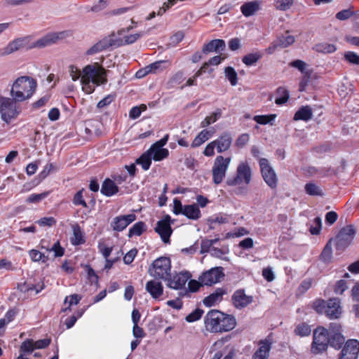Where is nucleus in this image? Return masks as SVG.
I'll return each mask as SVG.
<instances>
[{
    "label": "nucleus",
    "mask_w": 359,
    "mask_h": 359,
    "mask_svg": "<svg viewBox=\"0 0 359 359\" xmlns=\"http://www.w3.org/2000/svg\"><path fill=\"white\" fill-rule=\"evenodd\" d=\"M46 250L48 252H53L55 257H62L65 254V249L60 245L59 241H57L51 248H46Z\"/></svg>",
    "instance_id": "nucleus-47"
},
{
    "label": "nucleus",
    "mask_w": 359,
    "mask_h": 359,
    "mask_svg": "<svg viewBox=\"0 0 359 359\" xmlns=\"http://www.w3.org/2000/svg\"><path fill=\"white\" fill-rule=\"evenodd\" d=\"M97 248L99 252L102 255L104 259L109 258L113 250V246L108 247L103 242H99Z\"/></svg>",
    "instance_id": "nucleus-54"
},
{
    "label": "nucleus",
    "mask_w": 359,
    "mask_h": 359,
    "mask_svg": "<svg viewBox=\"0 0 359 359\" xmlns=\"http://www.w3.org/2000/svg\"><path fill=\"white\" fill-rule=\"evenodd\" d=\"M276 93L278 96L275 100V103L277 105H282L287 102L290 97V94L289 91L286 88L279 87L277 89Z\"/></svg>",
    "instance_id": "nucleus-36"
},
{
    "label": "nucleus",
    "mask_w": 359,
    "mask_h": 359,
    "mask_svg": "<svg viewBox=\"0 0 359 359\" xmlns=\"http://www.w3.org/2000/svg\"><path fill=\"white\" fill-rule=\"evenodd\" d=\"M85 193H86V191L84 188H81L76 193H75L72 198V203L74 205L88 208L87 203L84 198Z\"/></svg>",
    "instance_id": "nucleus-34"
},
{
    "label": "nucleus",
    "mask_w": 359,
    "mask_h": 359,
    "mask_svg": "<svg viewBox=\"0 0 359 359\" xmlns=\"http://www.w3.org/2000/svg\"><path fill=\"white\" fill-rule=\"evenodd\" d=\"M152 158L148 151L144 152L135 161L137 165H140L144 170H148L151 165Z\"/></svg>",
    "instance_id": "nucleus-30"
},
{
    "label": "nucleus",
    "mask_w": 359,
    "mask_h": 359,
    "mask_svg": "<svg viewBox=\"0 0 359 359\" xmlns=\"http://www.w3.org/2000/svg\"><path fill=\"white\" fill-rule=\"evenodd\" d=\"M204 311L203 309L197 308L185 318V320L188 323H193L198 320L201 318Z\"/></svg>",
    "instance_id": "nucleus-46"
},
{
    "label": "nucleus",
    "mask_w": 359,
    "mask_h": 359,
    "mask_svg": "<svg viewBox=\"0 0 359 359\" xmlns=\"http://www.w3.org/2000/svg\"><path fill=\"white\" fill-rule=\"evenodd\" d=\"M183 215L189 219L198 220L201 217V212L197 204L185 205Z\"/></svg>",
    "instance_id": "nucleus-26"
},
{
    "label": "nucleus",
    "mask_w": 359,
    "mask_h": 359,
    "mask_svg": "<svg viewBox=\"0 0 359 359\" xmlns=\"http://www.w3.org/2000/svg\"><path fill=\"white\" fill-rule=\"evenodd\" d=\"M156 280H149L145 289L154 299H158L163 294V287L161 283Z\"/></svg>",
    "instance_id": "nucleus-23"
},
{
    "label": "nucleus",
    "mask_w": 359,
    "mask_h": 359,
    "mask_svg": "<svg viewBox=\"0 0 359 359\" xmlns=\"http://www.w3.org/2000/svg\"><path fill=\"white\" fill-rule=\"evenodd\" d=\"M136 219L135 214H128L115 217L111 222L114 231H122Z\"/></svg>",
    "instance_id": "nucleus-18"
},
{
    "label": "nucleus",
    "mask_w": 359,
    "mask_h": 359,
    "mask_svg": "<svg viewBox=\"0 0 359 359\" xmlns=\"http://www.w3.org/2000/svg\"><path fill=\"white\" fill-rule=\"evenodd\" d=\"M249 233V231L244 227H239L236 229L233 232H229L226 234V238L241 237Z\"/></svg>",
    "instance_id": "nucleus-60"
},
{
    "label": "nucleus",
    "mask_w": 359,
    "mask_h": 359,
    "mask_svg": "<svg viewBox=\"0 0 359 359\" xmlns=\"http://www.w3.org/2000/svg\"><path fill=\"white\" fill-rule=\"evenodd\" d=\"M344 59L350 64L359 65V55L353 51L346 52Z\"/></svg>",
    "instance_id": "nucleus-55"
},
{
    "label": "nucleus",
    "mask_w": 359,
    "mask_h": 359,
    "mask_svg": "<svg viewBox=\"0 0 359 359\" xmlns=\"http://www.w3.org/2000/svg\"><path fill=\"white\" fill-rule=\"evenodd\" d=\"M222 116V111L220 109H217V110L212 113L210 116H208L203 120L201 123V126L202 128H205L216 122L220 117Z\"/></svg>",
    "instance_id": "nucleus-37"
},
{
    "label": "nucleus",
    "mask_w": 359,
    "mask_h": 359,
    "mask_svg": "<svg viewBox=\"0 0 359 359\" xmlns=\"http://www.w3.org/2000/svg\"><path fill=\"white\" fill-rule=\"evenodd\" d=\"M144 34V32H140L134 34L116 36L114 32H112L95 45H129L135 43Z\"/></svg>",
    "instance_id": "nucleus-8"
},
{
    "label": "nucleus",
    "mask_w": 359,
    "mask_h": 359,
    "mask_svg": "<svg viewBox=\"0 0 359 359\" xmlns=\"http://www.w3.org/2000/svg\"><path fill=\"white\" fill-rule=\"evenodd\" d=\"M81 299V297L76 294H71L69 296L66 297L64 303L66 304L68 302L69 306L63 309L62 311L64 312L71 311V306L72 305H77Z\"/></svg>",
    "instance_id": "nucleus-44"
},
{
    "label": "nucleus",
    "mask_w": 359,
    "mask_h": 359,
    "mask_svg": "<svg viewBox=\"0 0 359 359\" xmlns=\"http://www.w3.org/2000/svg\"><path fill=\"white\" fill-rule=\"evenodd\" d=\"M313 117V110L309 105L301 107L294 114L293 120L308 121Z\"/></svg>",
    "instance_id": "nucleus-25"
},
{
    "label": "nucleus",
    "mask_w": 359,
    "mask_h": 359,
    "mask_svg": "<svg viewBox=\"0 0 359 359\" xmlns=\"http://www.w3.org/2000/svg\"><path fill=\"white\" fill-rule=\"evenodd\" d=\"M19 102L13 97H7L0 95V114L1 119L9 123L20 114L21 109L17 104Z\"/></svg>",
    "instance_id": "nucleus-5"
},
{
    "label": "nucleus",
    "mask_w": 359,
    "mask_h": 359,
    "mask_svg": "<svg viewBox=\"0 0 359 359\" xmlns=\"http://www.w3.org/2000/svg\"><path fill=\"white\" fill-rule=\"evenodd\" d=\"M259 164L262 176L266 184L271 189H276L278 182V177L273 168L270 165L268 159L265 158H260Z\"/></svg>",
    "instance_id": "nucleus-9"
},
{
    "label": "nucleus",
    "mask_w": 359,
    "mask_h": 359,
    "mask_svg": "<svg viewBox=\"0 0 359 359\" xmlns=\"http://www.w3.org/2000/svg\"><path fill=\"white\" fill-rule=\"evenodd\" d=\"M341 313L340 300L337 298H331L327 302L325 309L326 316L330 319L339 318Z\"/></svg>",
    "instance_id": "nucleus-20"
},
{
    "label": "nucleus",
    "mask_w": 359,
    "mask_h": 359,
    "mask_svg": "<svg viewBox=\"0 0 359 359\" xmlns=\"http://www.w3.org/2000/svg\"><path fill=\"white\" fill-rule=\"evenodd\" d=\"M348 288L347 283L344 280H339L337 281L334 292L337 294H342L345 290Z\"/></svg>",
    "instance_id": "nucleus-58"
},
{
    "label": "nucleus",
    "mask_w": 359,
    "mask_h": 359,
    "mask_svg": "<svg viewBox=\"0 0 359 359\" xmlns=\"http://www.w3.org/2000/svg\"><path fill=\"white\" fill-rule=\"evenodd\" d=\"M329 332L323 327L316 328L313 334L311 351L313 354H320L327 351L329 346Z\"/></svg>",
    "instance_id": "nucleus-6"
},
{
    "label": "nucleus",
    "mask_w": 359,
    "mask_h": 359,
    "mask_svg": "<svg viewBox=\"0 0 359 359\" xmlns=\"http://www.w3.org/2000/svg\"><path fill=\"white\" fill-rule=\"evenodd\" d=\"M28 253L33 262H41L45 264L49 259L48 256L36 249L29 250Z\"/></svg>",
    "instance_id": "nucleus-32"
},
{
    "label": "nucleus",
    "mask_w": 359,
    "mask_h": 359,
    "mask_svg": "<svg viewBox=\"0 0 359 359\" xmlns=\"http://www.w3.org/2000/svg\"><path fill=\"white\" fill-rule=\"evenodd\" d=\"M232 137L230 133H223L219 137L213 140L215 142L216 149L218 153H222L229 150L232 144Z\"/></svg>",
    "instance_id": "nucleus-21"
},
{
    "label": "nucleus",
    "mask_w": 359,
    "mask_h": 359,
    "mask_svg": "<svg viewBox=\"0 0 359 359\" xmlns=\"http://www.w3.org/2000/svg\"><path fill=\"white\" fill-rule=\"evenodd\" d=\"M304 191L309 196H322L323 192L320 187L314 182H308L304 186Z\"/></svg>",
    "instance_id": "nucleus-35"
},
{
    "label": "nucleus",
    "mask_w": 359,
    "mask_h": 359,
    "mask_svg": "<svg viewBox=\"0 0 359 359\" xmlns=\"http://www.w3.org/2000/svg\"><path fill=\"white\" fill-rule=\"evenodd\" d=\"M154 161H161L169 156V151L166 148H158L150 147L147 150Z\"/></svg>",
    "instance_id": "nucleus-27"
},
{
    "label": "nucleus",
    "mask_w": 359,
    "mask_h": 359,
    "mask_svg": "<svg viewBox=\"0 0 359 359\" xmlns=\"http://www.w3.org/2000/svg\"><path fill=\"white\" fill-rule=\"evenodd\" d=\"M224 277L223 268L221 266L214 267L208 271H204L199 276V280L203 285L212 286L219 282Z\"/></svg>",
    "instance_id": "nucleus-12"
},
{
    "label": "nucleus",
    "mask_w": 359,
    "mask_h": 359,
    "mask_svg": "<svg viewBox=\"0 0 359 359\" xmlns=\"http://www.w3.org/2000/svg\"><path fill=\"white\" fill-rule=\"evenodd\" d=\"M294 43V37L286 32L284 35L280 37L279 45H292Z\"/></svg>",
    "instance_id": "nucleus-62"
},
{
    "label": "nucleus",
    "mask_w": 359,
    "mask_h": 359,
    "mask_svg": "<svg viewBox=\"0 0 359 359\" xmlns=\"http://www.w3.org/2000/svg\"><path fill=\"white\" fill-rule=\"evenodd\" d=\"M35 350L34 340L32 339H25L20 345V352L23 355L29 354Z\"/></svg>",
    "instance_id": "nucleus-41"
},
{
    "label": "nucleus",
    "mask_w": 359,
    "mask_h": 359,
    "mask_svg": "<svg viewBox=\"0 0 359 359\" xmlns=\"http://www.w3.org/2000/svg\"><path fill=\"white\" fill-rule=\"evenodd\" d=\"M148 272L155 279L166 280L171 273L170 259L167 257L156 259L149 266Z\"/></svg>",
    "instance_id": "nucleus-4"
},
{
    "label": "nucleus",
    "mask_w": 359,
    "mask_h": 359,
    "mask_svg": "<svg viewBox=\"0 0 359 359\" xmlns=\"http://www.w3.org/2000/svg\"><path fill=\"white\" fill-rule=\"evenodd\" d=\"M251 180L252 172L250 165L247 162H242L237 167L236 175L228 178L226 184L231 187L241 184L248 185Z\"/></svg>",
    "instance_id": "nucleus-7"
},
{
    "label": "nucleus",
    "mask_w": 359,
    "mask_h": 359,
    "mask_svg": "<svg viewBox=\"0 0 359 359\" xmlns=\"http://www.w3.org/2000/svg\"><path fill=\"white\" fill-rule=\"evenodd\" d=\"M294 0H275V7L280 11H287L293 5Z\"/></svg>",
    "instance_id": "nucleus-51"
},
{
    "label": "nucleus",
    "mask_w": 359,
    "mask_h": 359,
    "mask_svg": "<svg viewBox=\"0 0 359 359\" xmlns=\"http://www.w3.org/2000/svg\"><path fill=\"white\" fill-rule=\"evenodd\" d=\"M271 348V343L268 339L261 340L259 342V348L253 354L252 359H268Z\"/></svg>",
    "instance_id": "nucleus-22"
},
{
    "label": "nucleus",
    "mask_w": 359,
    "mask_h": 359,
    "mask_svg": "<svg viewBox=\"0 0 359 359\" xmlns=\"http://www.w3.org/2000/svg\"><path fill=\"white\" fill-rule=\"evenodd\" d=\"M213 134V132L206 129L201 131L196 137L194 139L191 146L193 148H196L202 145L205 142L209 140Z\"/></svg>",
    "instance_id": "nucleus-28"
},
{
    "label": "nucleus",
    "mask_w": 359,
    "mask_h": 359,
    "mask_svg": "<svg viewBox=\"0 0 359 359\" xmlns=\"http://www.w3.org/2000/svg\"><path fill=\"white\" fill-rule=\"evenodd\" d=\"M261 57L262 55L258 53H250L245 55L243 57L242 61L245 65L251 66L255 64L261 58Z\"/></svg>",
    "instance_id": "nucleus-45"
},
{
    "label": "nucleus",
    "mask_w": 359,
    "mask_h": 359,
    "mask_svg": "<svg viewBox=\"0 0 359 359\" xmlns=\"http://www.w3.org/2000/svg\"><path fill=\"white\" fill-rule=\"evenodd\" d=\"M294 333L301 337H308L311 333V326L305 322L300 323L296 325Z\"/></svg>",
    "instance_id": "nucleus-31"
},
{
    "label": "nucleus",
    "mask_w": 359,
    "mask_h": 359,
    "mask_svg": "<svg viewBox=\"0 0 359 359\" xmlns=\"http://www.w3.org/2000/svg\"><path fill=\"white\" fill-rule=\"evenodd\" d=\"M34 35H28L13 40L9 45H27L32 43Z\"/></svg>",
    "instance_id": "nucleus-56"
},
{
    "label": "nucleus",
    "mask_w": 359,
    "mask_h": 359,
    "mask_svg": "<svg viewBox=\"0 0 359 359\" xmlns=\"http://www.w3.org/2000/svg\"><path fill=\"white\" fill-rule=\"evenodd\" d=\"M165 62H166L165 61H163V60L156 61L155 62L150 64L149 65L146 66V69H147V72H149L150 74L151 73L156 74V73L158 72L159 71L163 70L162 65Z\"/></svg>",
    "instance_id": "nucleus-53"
},
{
    "label": "nucleus",
    "mask_w": 359,
    "mask_h": 359,
    "mask_svg": "<svg viewBox=\"0 0 359 359\" xmlns=\"http://www.w3.org/2000/svg\"><path fill=\"white\" fill-rule=\"evenodd\" d=\"M225 77L229 80L232 86L238 83V74L232 67H226L224 69Z\"/></svg>",
    "instance_id": "nucleus-42"
},
{
    "label": "nucleus",
    "mask_w": 359,
    "mask_h": 359,
    "mask_svg": "<svg viewBox=\"0 0 359 359\" xmlns=\"http://www.w3.org/2000/svg\"><path fill=\"white\" fill-rule=\"evenodd\" d=\"M85 242L86 240L83 232L80 227L76 226V227L74 228L73 237L71 238V243L74 245H79L85 243Z\"/></svg>",
    "instance_id": "nucleus-38"
},
{
    "label": "nucleus",
    "mask_w": 359,
    "mask_h": 359,
    "mask_svg": "<svg viewBox=\"0 0 359 359\" xmlns=\"http://www.w3.org/2000/svg\"><path fill=\"white\" fill-rule=\"evenodd\" d=\"M231 301L236 309H242L253 302V297L247 295L243 289H238L232 294Z\"/></svg>",
    "instance_id": "nucleus-17"
},
{
    "label": "nucleus",
    "mask_w": 359,
    "mask_h": 359,
    "mask_svg": "<svg viewBox=\"0 0 359 359\" xmlns=\"http://www.w3.org/2000/svg\"><path fill=\"white\" fill-rule=\"evenodd\" d=\"M147 109V106L144 104H140V106H135L131 108L129 111V117L132 119H136L139 118L142 111H144Z\"/></svg>",
    "instance_id": "nucleus-49"
},
{
    "label": "nucleus",
    "mask_w": 359,
    "mask_h": 359,
    "mask_svg": "<svg viewBox=\"0 0 359 359\" xmlns=\"http://www.w3.org/2000/svg\"><path fill=\"white\" fill-rule=\"evenodd\" d=\"M313 73L312 69H308V71L304 73V76L299 82V90H305L306 87L308 86L311 79V74Z\"/></svg>",
    "instance_id": "nucleus-48"
},
{
    "label": "nucleus",
    "mask_w": 359,
    "mask_h": 359,
    "mask_svg": "<svg viewBox=\"0 0 359 359\" xmlns=\"http://www.w3.org/2000/svg\"><path fill=\"white\" fill-rule=\"evenodd\" d=\"M204 286L201 280H190L188 282V290L191 292H197L201 287Z\"/></svg>",
    "instance_id": "nucleus-61"
},
{
    "label": "nucleus",
    "mask_w": 359,
    "mask_h": 359,
    "mask_svg": "<svg viewBox=\"0 0 359 359\" xmlns=\"http://www.w3.org/2000/svg\"><path fill=\"white\" fill-rule=\"evenodd\" d=\"M37 88L36 81L29 76L17 78L11 89V96L17 101L22 102L29 100L35 93Z\"/></svg>",
    "instance_id": "nucleus-2"
},
{
    "label": "nucleus",
    "mask_w": 359,
    "mask_h": 359,
    "mask_svg": "<svg viewBox=\"0 0 359 359\" xmlns=\"http://www.w3.org/2000/svg\"><path fill=\"white\" fill-rule=\"evenodd\" d=\"M72 36V32L70 30H65L57 32H50L37 40L33 43V45H48L50 43H57L61 42L63 39Z\"/></svg>",
    "instance_id": "nucleus-14"
},
{
    "label": "nucleus",
    "mask_w": 359,
    "mask_h": 359,
    "mask_svg": "<svg viewBox=\"0 0 359 359\" xmlns=\"http://www.w3.org/2000/svg\"><path fill=\"white\" fill-rule=\"evenodd\" d=\"M83 86L89 85L91 81L96 86L107 83L106 71L101 66L87 65L83 69V75L81 79Z\"/></svg>",
    "instance_id": "nucleus-3"
},
{
    "label": "nucleus",
    "mask_w": 359,
    "mask_h": 359,
    "mask_svg": "<svg viewBox=\"0 0 359 359\" xmlns=\"http://www.w3.org/2000/svg\"><path fill=\"white\" fill-rule=\"evenodd\" d=\"M355 231L352 225H347L343 227L335 238L336 248L343 250L352 242Z\"/></svg>",
    "instance_id": "nucleus-11"
},
{
    "label": "nucleus",
    "mask_w": 359,
    "mask_h": 359,
    "mask_svg": "<svg viewBox=\"0 0 359 359\" xmlns=\"http://www.w3.org/2000/svg\"><path fill=\"white\" fill-rule=\"evenodd\" d=\"M276 118V114H271L267 115H256L253 117V120L259 124L266 125L268 123L273 125V121Z\"/></svg>",
    "instance_id": "nucleus-39"
},
{
    "label": "nucleus",
    "mask_w": 359,
    "mask_h": 359,
    "mask_svg": "<svg viewBox=\"0 0 359 359\" xmlns=\"http://www.w3.org/2000/svg\"><path fill=\"white\" fill-rule=\"evenodd\" d=\"M50 191H44L41 194H30L26 199L27 203H38L45 199L50 194Z\"/></svg>",
    "instance_id": "nucleus-43"
},
{
    "label": "nucleus",
    "mask_w": 359,
    "mask_h": 359,
    "mask_svg": "<svg viewBox=\"0 0 359 359\" xmlns=\"http://www.w3.org/2000/svg\"><path fill=\"white\" fill-rule=\"evenodd\" d=\"M315 226H311L309 231L312 235H318L320 233L322 226L321 219L318 217L314 219Z\"/></svg>",
    "instance_id": "nucleus-64"
},
{
    "label": "nucleus",
    "mask_w": 359,
    "mask_h": 359,
    "mask_svg": "<svg viewBox=\"0 0 359 359\" xmlns=\"http://www.w3.org/2000/svg\"><path fill=\"white\" fill-rule=\"evenodd\" d=\"M326 306L327 302L322 299H318L313 302L312 307L318 313L322 314L325 313Z\"/></svg>",
    "instance_id": "nucleus-50"
},
{
    "label": "nucleus",
    "mask_w": 359,
    "mask_h": 359,
    "mask_svg": "<svg viewBox=\"0 0 359 359\" xmlns=\"http://www.w3.org/2000/svg\"><path fill=\"white\" fill-rule=\"evenodd\" d=\"M191 275L188 271L180 272L172 277L170 276L166 280L168 287L174 290H181L184 288L186 283L190 279Z\"/></svg>",
    "instance_id": "nucleus-16"
},
{
    "label": "nucleus",
    "mask_w": 359,
    "mask_h": 359,
    "mask_svg": "<svg viewBox=\"0 0 359 359\" xmlns=\"http://www.w3.org/2000/svg\"><path fill=\"white\" fill-rule=\"evenodd\" d=\"M231 158H224L217 156L212 166V181L215 184H220L225 177L226 172L229 166Z\"/></svg>",
    "instance_id": "nucleus-10"
},
{
    "label": "nucleus",
    "mask_w": 359,
    "mask_h": 359,
    "mask_svg": "<svg viewBox=\"0 0 359 359\" xmlns=\"http://www.w3.org/2000/svg\"><path fill=\"white\" fill-rule=\"evenodd\" d=\"M154 230L160 236L164 243H170V238L172 233L170 216L166 215L162 219L158 221Z\"/></svg>",
    "instance_id": "nucleus-13"
},
{
    "label": "nucleus",
    "mask_w": 359,
    "mask_h": 359,
    "mask_svg": "<svg viewBox=\"0 0 359 359\" xmlns=\"http://www.w3.org/2000/svg\"><path fill=\"white\" fill-rule=\"evenodd\" d=\"M37 223L42 226H52L56 224V219L53 217H42Z\"/></svg>",
    "instance_id": "nucleus-63"
},
{
    "label": "nucleus",
    "mask_w": 359,
    "mask_h": 359,
    "mask_svg": "<svg viewBox=\"0 0 359 359\" xmlns=\"http://www.w3.org/2000/svg\"><path fill=\"white\" fill-rule=\"evenodd\" d=\"M358 353L359 341L356 339H349L345 343L339 359H357Z\"/></svg>",
    "instance_id": "nucleus-15"
},
{
    "label": "nucleus",
    "mask_w": 359,
    "mask_h": 359,
    "mask_svg": "<svg viewBox=\"0 0 359 359\" xmlns=\"http://www.w3.org/2000/svg\"><path fill=\"white\" fill-rule=\"evenodd\" d=\"M290 66L297 68L302 74H304L308 71L306 69V66H307L306 63L301 60H295L292 61L290 63Z\"/></svg>",
    "instance_id": "nucleus-59"
},
{
    "label": "nucleus",
    "mask_w": 359,
    "mask_h": 359,
    "mask_svg": "<svg viewBox=\"0 0 359 359\" xmlns=\"http://www.w3.org/2000/svg\"><path fill=\"white\" fill-rule=\"evenodd\" d=\"M313 280L311 278H306L300 283L298 287L297 292L300 294H304L308 290H309L312 285Z\"/></svg>",
    "instance_id": "nucleus-57"
},
{
    "label": "nucleus",
    "mask_w": 359,
    "mask_h": 359,
    "mask_svg": "<svg viewBox=\"0 0 359 359\" xmlns=\"http://www.w3.org/2000/svg\"><path fill=\"white\" fill-rule=\"evenodd\" d=\"M329 345L335 349H339L342 347V345L345 342V338L344 336L339 332V330H337V332H334L329 334Z\"/></svg>",
    "instance_id": "nucleus-29"
},
{
    "label": "nucleus",
    "mask_w": 359,
    "mask_h": 359,
    "mask_svg": "<svg viewBox=\"0 0 359 359\" xmlns=\"http://www.w3.org/2000/svg\"><path fill=\"white\" fill-rule=\"evenodd\" d=\"M146 230V225L143 222H138L135 223L128 231V236L132 237L133 236H141L143 232Z\"/></svg>",
    "instance_id": "nucleus-40"
},
{
    "label": "nucleus",
    "mask_w": 359,
    "mask_h": 359,
    "mask_svg": "<svg viewBox=\"0 0 359 359\" xmlns=\"http://www.w3.org/2000/svg\"><path fill=\"white\" fill-rule=\"evenodd\" d=\"M258 9L259 4L256 1L245 3L241 8L242 13L246 17L253 15Z\"/></svg>",
    "instance_id": "nucleus-33"
},
{
    "label": "nucleus",
    "mask_w": 359,
    "mask_h": 359,
    "mask_svg": "<svg viewBox=\"0 0 359 359\" xmlns=\"http://www.w3.org/2000/svg\"><path fill=\"white\" fill-rule=\"evenodd\" d=\"M227 294V289L225 287H217L212 293L205 297L203 300V304L207 307H211L221 302L223 296Z\"/></svg>",
    "instance_id": "nucleus-19"
},
{
    "label": "nucleus",
    "mask_w": 359,
    "mask_h": 359,
    "mask_svg": "<svg viewBox=\"0 0 359 359\" xmlns=\"http://www.w3.org/2000/svg\"><path fill=\"white\" fill-rule=\"evenodd\" d=\"M330 241L326 244L320 254V259L324 262H328L332 259V247L330 244Z\"/></svg>",
    "instance_id": "nucleus-52"
},
{
    "label": "nucleus",
    "mask_w": 359,
    "mask_h": 359,
    "mask_svg": "<svg viewBox=\"0 0 359 359\" xmlns=\"http://www.w3.org/2000/svg\"><path fill=\"white\" fill-rule=\"evenodd\" d=\"M119 188L114 180L106 178L102 184L100 192L102 195L110 197L118 192Z\"/></svg>",
    "instance_id": "nucleus-24"
},
{
    "label": "nucleus",
    "mask_w": 359,
    "mask_h": 359,
    "mask_svg": "<svg viewBox=\"0 0 359 359\" xmlns=\"http://www.w3.org/2000/svg\"><path fill=\"white\" fill-rule=\"evenodd\" d=\"M236 318L217 309L209 311L204 317V326L210 333H222L233 330L236 326Z\"/></svg>",
    "instance_id": "nucleus-1"
}]
</instances>
